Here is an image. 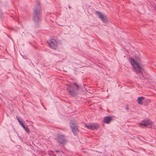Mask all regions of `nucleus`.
Here are the masks:
<instances>
[{
    "label": "nucleus",
    "instance_id": "nucleus-19",
    "mask_svg": "<svg viewBox=\"0 0 156 156\" xmlns=\"http://www.w3.org/2000/svg\"><path fill=\"white\" fill-rule=\"evenodd\" d=\"M20 124L23 127L25 126L24 123L23 122H22V123H21V124Z\"/></svg>",
    "mask_w": 156,
    "mask_h": 156
},
{
    "label": "nucleus",
    "instance_id": "nucleus-13",
    "mask_svg": "<svg viewBox=\"0 0 156 156\" xmlns=\"http://www.w3.org/2000/svg\"><path fill=\"white\" fill-rule=\"evenodd\" d=\"M27 133H28L30 132V130L27 127H26L25 126L23 127Z\"/></svg>",
    "mask_w": 156,
    "mask_h": 156
},
{
    "label": "nucleus",
    "instance_id": "nucleus-14",
    "mask_svg": "<svg viewBox=\"0 0 156 156\" xmlns=\"http://www.w3.org/2000/svg\"><path fill=\"white\" fill-rule=\"evenodd\" d=\"M48 154L50 156H56V155L54 154V152L52 151H50Z\"/></svg>",
    "mask_w": 156,
    "mask_h": 156
},
{
    "label": "nucleus",
    "instance_id": "nucleus-8",
    "mask_svg": "<svg viewBox=\"0 0 156 156\" xmlns=\"http://www.w3.org/2000/svg\"><path fill=\"white\" fill-rule=\"evenodd\" d=\"M85 126L89 129L94 130L97 129L99 127V126L98 125L96 124H86Z\"/></svg>",
    "mask_w": 156,
    "mask_h": 156
},
{
    "label": "nucleus",
    "instance_id": "nucleus-16",
    "mask_svg": "<svg viewBox=\"0 0 156 156\" xmlns=\"http://www.w3.org/2000/svg\"><path fill=\"white\" fill-rule=\"evenodd\" d=\"M17 117V120L19 122V123L20 124H21V123H22V122L20 120V119H19L18 117L17 116L16 117Z\"/></svg>",
    "mask_w": 156,
    "mask_h": 156
},
{
    "label": "nucleus",
    "instance_id": "nucleus-7",
    "mask_svg": "<svg viewBox=\"0 0 156 156\" xmlns=\"http://www.w3.org/2000/svg\"><path fill=\"white\" fill-rule=\"evenodd\" d=\"M129 61L130 62L132 65L134 67L135 69L136 70V68L134 66L135 65L136 66L137 68L139 69H142V67L140 66L139 64L137 62H136L134 59L131 58H129Z\"/></svg>",
    "mask_w": 156,
    "mask_h": 156
},
{
    "label": "nucleus",
    "instance_id": "nucleus-4",
    "mask_svg": "<svg viewBox=\"0 0 156 156\" xmlns=\"http://www.w3.org/2000/svg\"><path fill=\"white\" fill-rule=\"evenodd\" d=\"M48 44L49 46L53 50H56L58 47V42L54 38H52L48 41Z\"/></svg>",
    "mask_w": 156,
    "mask_h": 156
},
{
    "label": "nucleus",
    "instance_id": "nucleus-6",
    "mask_svg": "<svg viewBox=\"0 0 156 156\" xmlns=\"http://www.w3.org/2000/svg\"><path fill=\"white\" fill-rule=\"evenodd\" d=\"M153 123L151 120L148 119H145L140 123V126L141 127V125L144 126H147L148 128H151Z\"/></svg>",
    "mask_w": 156,
    "mask_h": 156
},
{
    "label": "nucleus",
    "instance_id": "nucleus-3",
    "mask_svg": "<svg viewBox=\"0 0 156 156\" xmlns=\"http://www.w3.org/2000/svg\"><path fill=\"white\" fill-rule=\"evenodd\" d=\"M66 90L68 93L72 97H75L77 94V90L72 85H66Z\"/></svg>",
    "mask_w": 156,
    "mask_h": 156
},
{
    "label": "nucleus",
    "instance_id": "nucleus-20",
    "mask_svg": "<svg viewBox=\"0 0 156 156\" xmlns=\"http://www.w3.org/2000/svg\"><path fill=\"white\" fill-rule=\"evenodd\" d=\"M55 151L56 152H58L59 151V150H56Z\"/></svg>",
    "mask_w": 156,
    "mask_h": 156
},
{
    "label": "nucleus",
    "instance_id": "nucleus-10",
    "mask_svg": "<svg viewBox=\"0 0 156 156\" xmlns=\"http://www.w3.org/2000/svg\"><path fill=\"white\" fill-rule=\"evenodd\" d=\"M112 120V118L110 116L105 117L103 118L104 123L108 124H109Z\"/></svg>",
    "mask_w": 156,
    "mask_h": 156
},
{
    "label": "nucleus",
    "instance_id": "nucleus-12",
    "mask_svg": "<svg viewBox=\"0 0 156 156\" xmlns=\"http://www.w3.org/2000/svg\"><path fill=\"white\" fill-rule=\"evenodd\" d=\"M41 9V5L39 2H37L36 5L35 7V10H40Z\"/></svg>",
    "mask_w": 156,
    "mask_h": 156
},
{
    "label": "nucleus",
    "instance_id": "nucleus-9",
    "mask_svg": "<svg viewBox=\"0 0 156 156\" xmlns=\"http://www.w3.org/2000/svg\"><path fill=\"white\" fill-rule=\"evenodd\" d=\"M58 141L60 144H63L66 142V140L64 136L62 135H59L57 137Z\"/></svg>",
    "mask_w": 156,
    "mask_h": 156
},
{
    "label": "nucleus",
    "instance_id": "nucleus-18",
    "mask_svg": "<svg viewBox=\"0 0 156 156\" xmlns=\"http://www.w3.org/2000/svg\"><path fill=\"white\" fill-rule=\"evenodd\" d=\"M126 110H128L129 109V107L128 105H126Z\"/></svg>",
    "mask_w": 156,
    "mask_h": 156
},
{
    "label": "nucleus",
    "instance_id": "nucleus-1",
    "mask_svg": "<svg viewBox=\"0 0 156 156\" xmlns=\"http://www.w3.org/2000/svg\"><path fill=\"white\" fill-rule=\"evenodd\" d=\"M42 12L41 10H34L33 20L35 23V27L38 28L40 27L39 24L41 20Z\"/></svg>",
    "mask_w": 156,
    "mask_h": 156
},
{
    "label": "nucleus",
    "instance_id": "nucleus-2",
    "mask_svg": "<svg viewBox=\"0 0 156 156\" xmlns=\"http://www.w3.org/2000/svg\"><path fill=\"white\" fill-rule=\"evenodd\" d=\"M70 126L75 136L77 135L79 132L77 123L73 120H71L69 123Z\"/></svg>",
    "mask_w": 156,
    "mask_h": 156
},
{
    "label": "nucleus",
    "instance_id": "nucleus-17",
    "mask_svg": "<svg viewBox=\"0 0 156 156\" xmlns=\"http://www.w3.org/2000/svg\"><path fill=\"white\" fill-rule=\"evenodd\" d=\"M141 70V69H139V70L137 71V73H142V71Z\"/></svg>",
    "mask_w": 156,
    "mask_h": 156
},
{
    "label": "nucleus",
    "instance_id": "nucleus-5",
    "mask_svg": "<svg viewBox=\"0 0 156 156\" xmlns=\"http://www.w3.org/2000/svg\"><path fill=\"white\" fill-rule=\"evenodd\" d=\"M96 15L98 18L103 23H107L108 22V19L107 16L101 12L96 11L95 12Z\"/></svg>",
    "mask_w": 156,
    "mask_h": 156
},
{
    "label": "nucleus",
    "instance_id": "nucleus-21",
    "mask_svg": "<svg viewBox=\"0 0 156 156\" xmlns=\"http://www.w3.org/2000/svg\"><path fill=\"white\" fill-rule=\"evenodd\" d=\"M69 9H71V6H69Z\"/></svg>",
    "mask_w": 156,
    "mask_h": 156
},
{
    "label": "nucleus",
    "instance_id": "nucleus-11",
    "mask_svg": "<svg viewBox=\"0 0 156 156\" xmlns=\"http://www.w3.org/2000/svg\"><path fill=\"white\" fill-rule=\"evenodd\" d=\"M144 98L142 97H139L137 98V102L140 105H142L143 104L142 100H144Z\"/></svg>",
    "mask_w": 156,
    "mask_h": 156
},
{
    "label": "nucleus",
    "instance_id": "nucleus-15",
    "mask_svg": "<svg viewBox=\"0 0 156 156\" xmlns=\"http://www.w3.org/2000/svg\"><path fill=\"white\" fill-rule=\"evenodd\" d=\"M73 84L76 87L75 89L78 90L79 88V86L76 83H74Z\"/></svg>",
    "mask_w": 156,
    "mask_h": 156
}]
</instances>
